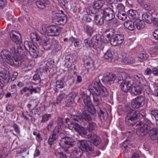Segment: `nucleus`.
<instances>
[{"label": "nucleus", "mask_w": 158, "mask_h": 158, "mask_svg": "<svg viewBox=\"0 0 158 158\" xmlns=\"http://www.w3.org/2000/svg\"><path fill=\"white\" fill-rule=\"evenodd\" d=\"M89 90L92 95L94 104L97 106L101 103L102 97H106L108 94L106 88L102 84L98 78L92 81Z\"/></svg>", "instance_id": "1"}, {"label": "nucleus", "mask_w": 158, "mask_h": 158, "mask_svg": "<svg viewBox=\"0 0 158 158\" xmlns=\"http://www.w3.org/2000/svg\"><path fill=\"white\" fill-rule=\"evenodd\" d=\"M69 129L73 131L78 132L82 136L86 138H91L92 142L96 146L98 145L100 143L101 139L96 134L91 135L90 133L88 132L84 128L78 123L73 121L69 126Z\"/></svg>", "instance_id": "2"}, {"label": "nucleus", "mask_w": 158, "mask_h": 158, "mask_svg": "<svg viewBox=\"0 0 158 158\" xmlns=\"http://www.w3.org/2000/svg\"><path fill=\"white\" fill-rule=\"evenodd\" d=\"M144 114L137 110H131L127 114L126 118V122L129 125H133L135 124L137 118H140L143 117Z\"/></svg>", "instance_id": "3"}, {"label": "nucleus", "mask_w": 158, "mask_h": 158, "mask_svg": "<svg viewBox=\"0 0 158 158\" xmlns=\"http://www.w3.org/2000/svg\"><path fill=\"white\" fill-rule=\"evenodd\" d=\"M104 12L105 15H106V20L108 21V23L110 26L116 27L118 25V23L117 19L115 18L114 12V10L110 8H106V10Z\"/></svg>", "instance_id": "4"}, {"label": "nucleus", "mask_w": 158, "mask_h": 158, "mask_svg": "<svg viewBox=\"0 0 158 158\" xmlns=\"http://www.w3.org/2000/svg\"><path fill=\"white\" fill-rule=\"evenodd\" d=\"M136 125L139 126L136 131V134L138 136L146 135L151 129V124L149 121H145L143 123L141 122Z\"/></svg>", "instance_id": "5"}, {"label": "nucleus", "mask_w": 158, "mask_h": 158, "mask_svg": "<svg viewBox=\"0 0 158 158\" xmlns=\"http://www.w3.org/2000/svg\"><path fill=\"white\" fill-rule=\"evenodd\" d=\"M119 82L120 83L121 89L125 92L128 91L130 92L131 86L134 83L133 80L129 76H127L124 79L120 80Z\"/></svg>", "instance_id": "6"}, {"label": "nucleus", "mask_w": 158, "mask_h": 158, "mask_svg": "<svg viewBox=\"0 0 158 158\" xmlns=\"http://www.w3.org/2000/svg\"><path fill=\"white\" fill-rule=\"evenodd\" d=\"M24 48L28 51L33 58H36L39 55V52L37 47L34 45H31V43L27 41H25L24 43Z\"/></svg>", "instance_id": "7"}, {"label": "nucleus", "mask_w": 158, "mask_h": 158, "mask_svg": "<svg viewBox=\"0 0 158 158\" xmlns=\"http://www.w3.org/2000/svg\"><path fill=\"white\" fill-rule=\"evenodd\" d=\"M60 136L61 139H60L59 144L63 148H70L74 145V141L72 138L66 137L61 133L60 134Z\"/></svg>", "instance_id": "8"}, {"label": "nucleus", "mask_w": 158, "mask_h": 158, "mask_svg": "<svg viewBox=\"0 0 158 158\" xmlns=\"http://www.w3.org/2000/svg\"><path fill=\"white\" fill-rule=\"evenodd\" d=\"M92 113L88 110H85L83 111L81 117L77 115H74L72 116L71 118L74 121L81 123L83 119L87 121L90 120L92 119Z\"/></svg>", "instance_id": "9"}, {"label": "nucleus", "mask_w": 158, "mask_h": 158, "mask_svg": "<svg viewBox=\"0 0 158 158\" xmlns=\"http://www.w3.org/2000/svg\"><path fill=\"white\" fill-rule=\"evenodd\" d=\"M1 56L2 60L3 63L6 62L11 65L15 64L13 58L9 54V52L6 49H3L1 52Z\"/></svg>", "instance_id": "10"}, {"label": "nucleus", "mask_w": 158, "mask_h": 158, "mask_svg": "<svg viewBox=\"0 0 158 158\" xmlns=\"http://www.w3.org/2000/svg\"><path fill=\"white\" fill-rule=\"evenodd\" d=\"M145 103L144 98L142 96H140L133 99L131 105L133 108L137 109L143 106Z\"/></svg>", "instance_id": "11"}, {"label": "nucleus", "mask_w": 158, "mask_h": 158, "mask_svg": "<svg viewBox=\"0 0 158 158\" xmlns=\"http://www.w3.org/2000/svg\"><path fill=\"white\" fill-rule=\"evenodd\" d=\"M78 144L79 149L82 151L93 152L94 151V148L92 147L89 146L88 142L86 140H79Z\"/></svg>", "instance_id": "12"}, {"label": "nucleus", "mask_w": 158, "mask_h": 158, "mask_svg": "<svg viewBox=\"0 0 158 158\" xmlns=\"http://www.w3.org/2000/svg\"><path fill=\"white\" fill-rule=\"evenodd\" d=\"M106 9L104 10H101L98 14L95 15L94 16V21L96 24L98 25H102L104 23V19L106 20V15H105V13H102V11H105Z\"/></svg>", "instance_id": "13"}, {"label": "nucleus", "mask_w": 158, "mask_h": 158, "mask_svg": "<svg viewBox=\"0 0 158 158\" xmlns=\"http://www.w3.org/2000/svg\"><path fill=\"white\" fill-rule=\"evenodd\" d=\"M15 60L14 65L16 66H19L21 65H23L24 67H27L29 65V60L26 56H24L19 57L17 58V60L15 59Z\"/></svg>", "instance_id": "14"}, {"label": "nucleus", "mask_w": 158, "mask_h": 158, "mask_svg": "<svg viewBox=\"0 0 158 158\" xmlns=\"http://www.w3.org/2000/svg\"><path fill=\"white\" fill-rule=\"evenodd\" d=\"M124 40V36L120 34L115 35L110 40L111 44L115 46L120 45L123 43Z\"/></svg>", "instance_id": "15"}, {"label": "nucleus", "mask_w": 158, "mask_h": 158, "mask_svg": "<svg viewBox=\"0 0 158 158\" xmlns=\"http://www.w3.org/2000/svg\"><path fill=\"white\" fill-rule=\"evenodd\" d=\"M116 79V76L113 74L107 73L104 76L103 81L104 83L107 85L113 84Z\"/></svg>", "instance_id": "16"}, {"label": "nucleus", "mask_w": 158, "mask_h": 158, "mask_svg": "<svg viewBox=\"0 0 158 158\" xmlns=\"http://www.w3.org/2000/svg\"><path fill=\"white\" fill-rule=\"evenodd\" d=\"M10 37L12 40L15 42L16 44H20L21 43L20 35L15 31H12L10 33Z\"/></svg>", "instance_id": "17"}, {"label": "nucleus", "mask_w": 158, "mask_h": 158, "mask_svg": "<svg viewBox=\"0 0 158 158\" xmlns=\"http://www.w3.org/2000/svg\"><path fill=\"white\" fill-rule=\"evenodd\" d=\"M10 52L11 57L15 61V59L17 60V58L19 56V54L17 48V45H11L10 47Z\"/></svg>", "instance_id": "18"}, {"label": "nucleus", "mask_w": 158, "mask_h": 158, "mask_svg": "<svg viewBox=\"0 0 158 158\" xmlns=\"http://www.w3.org/2000/svg\"><path fill=\"white\" fill-rule=\"evenodd\" d=\"M0 77L4 79L6 83H8L10 77L9 72L4 68L0 67Z\"/></svg>", "instance_id": "19"}, {"label": "nucleus", "mask_w": 158, "mask_h": 158, "mask_svg": "<svg viewBox=\"0 0 158 158\" xmlns=\"http://www.w3.org/2000/svg\"><path fill=\"white\" fill-rule=\"evenodd\" d=\"M142 87L139 85L131 86L130 92L135 95H138L141 94L142 92Z\"/></svg>", "instance_id": "20"}, {"label": "nucleus", "mask_w": 158, "mask_h": 158, "mask_svg": "<svg viewBox=\"0 0 158 158\" xmlns=\"http://www.w3.org/2000/svg\"><path fill=\"white\" fill-rule=\"evenodd\" d=\"M75 97L74 93L71 92L66 97V100L65 101V105L66 106H71L73 103V98Z\"/></svg>", "instance_id": "21"}, {"label": "nucleus", "mask_w": 158, "mask_h": 158, "mask_svg": "<svg viewBox=\"0 0 158 158\" xmlns=\"http://www.w3.org/2000/svg\"><path fill=\"white\" fill-rule=\"evenodd\" d=\"M101 41L99 40V37L97 36H93L90 40V47L95 48L97 46L99 47V44Z\"/></svg>", "instance_id": "22"}, {"label": "nucleus", "mask_w": 158, "mask_h": 158, "mask_svg": "<svg viewBox=\"0 0 158 158\" xmlns=\"http://www.w3.org/2000/svg\"><path fill=\"white\" fill-rule=\"evenodd\" d=\"M50 36H56L59 34L60 29L57 26H50Z\"/></svg>", "instance_id": "23"}, {"label": "nucleus", "mask_w": 158, "mask_h": 158, "mask_svg": "<svg viewBox=\"0 0 158 158\" xmlns=\"http://www.w3.org/2000/svg\"><path fill=\"white\" fill-rule=\"evenodd\" d=\"M52 19L53 23L57 25L61 14L58 13L57 11H52Z\"/></svg>", "instance_id": "24"}, {"label": "nucleus", "mask_w": 158, "mask_h": 158, "mask_svg": "<svg viewBox=\"0 0 158 158\" xmlns=\"http://www.w3.org/2000/svg\"><path fill=\"white\" fill-rule=\"evenodd\" d=\"M52 19L53 23L57 25L61 14L58 13L57 11H52Z\"/></svg>", "instance_id": "25"}, {"label": "nucleus", "mask_w": 158, "mask_h": 158, "mask_svg": "<svg viewBox=\"0 0 158 158\" xmlns=\"http://www.w3.org/2000/svg\"><path fill=\"white\" fill-rule=\"evenodd\" d=\"M134 78L137 82L139 84L140 86L144 87L146 85V83L142 79L141 76L140 74H135L134 76Z\"/></svg>", "instance_id": "26"}, {"label": "nucleus", "mask_w": 158, "mask_h": 158, "mask_svg": "<svg viewBox=\"0 0 158 158\" xmlns=\"http://www.w3.org/2000/svg\"><path fill=\"white\" fill-rule=\"evenodd\" d=\"M105 1L103 0H97L94 2L93 6L95 9H100L102 7Z\"/></svg>", "instance_id": "27"}, {"label": "nucleus", "mask_w": 158, "mask_h": 158, "mask_svg": "<svg viewBox=\"0 0 158 158\" xmlns=\"http://www.w3.org/2000/svg\"><path fill=\"white\" fill-rule=\"evenodd\" d=\"M82 154V151L79 148L73 150L70 155L73 158H78L81 156Z\"/></svg>", "instance_id": "28"}, {"label": "nucleus", "mask_w": 158, "mask_h": 158, "mask_svg": "<svg viewBox=\"0 0 158 158\" xmlns=\"http://www.w3.org/2000/svg\"><path fill=\"white\" fill-rule=\"evenodd\" d=\"M150 136L151 139L154 140L156 139L158 137V129L154 128L150 130Z\"/></svg>", "instance_id": "29"}, {"label": "nucleus", "mask_w": 158, "mask_h": 158, "mask_svg": "<svg viewBox=\"0 0 158 158\" xmlns=\"http://www.w3.org/2000/svg\"><path fill=\"white\" fill-rule=\"evenodd\" d=\"M135 23L138 29L140 30L144 28L145 26L144 22L139 19H136L135 21Z\"/></svg>", "instance_id": "30"}, {"label": "nucleus", "mask_w": 158, "mask_h": 158, "mask_svg": "<svg viewBox=\"0 0 158 158\" xmlns=\"http://www.w3.org/2000/svg\"><path fill=\"white\" fill-rule=\"evenodd\" d=\"M121 62L127 64H129L135 63V60L133 57H129L128 58L125 56L122 58Z\"/></svg>", "instance_id": "31"}, {"label": "nucleus", "mask_w": 158, "mask_h": 158, "mask_svg": "<svg viewBox=\"0 0 158 158\" xmlns=\"http://www.w3.org/2000/svg\"><path fill=\"white\" fill-rule=\"evenodd\" d=\"M83 102L85 106L87 108L88 110H89L92 106L90 97L88 96H85L83 99Z\"/></svg>", "instance_id": "32"}, {"label": "nucleus", "mask_w": 158, "mask_h": 158, "mask_svg": "<svg viewBox=\"0 0 158 158\" xmlns=\"http://www.w3.org/2000/svg\"><path fill=\"white\" fill-rule=\"evenodd\" d=\"M59 132V127H56L54 129L53 133L52 134V137H50V143L55 141L57 137V135Z\"/></svg>", "instance_id": "33"}, {"label": "nucleus", "mask_w": 158, "mask_h": 158, "mask_svg": "<svg viewBox=\"0 0 158 158\" xmlns=\"http://www.w3.org/2000/svg\"><path fill=\"white\" fill-rule=\"evenodd\" d=\"M124 26L130 30L133 31L135 28V23L131 21L125 22L124 23Z\"/></svg>", "instance_id": "34"}, {"label": "nucleus", "mask_w": 158, "mask_h": 158, "mask_svg": "<svg viewBox=\"0 0 158 158\" xmlns=\"http://www.w3.org/2000/svg\"><path fill=\"white\" fill-rule=\"evenodd\" d=\"M142 17L143 19L148 23H150L152 22V16L150 13H144Z\"/></svg>", "instance_id": "35"}, {"label": "nucleus", "mask_w": 158, "mask_h": 158, "mask_svg": "<svg viewBox=\"0 0 158 158\" xmlns=\"http://www.w3.org/2000/svg\"><path fill=\"white\" fill-rule=\"evenodd\" d=\"M118 18L122 20H125L127 19V15L125 11H119L117 15Z\"/></svg>", "instance_id": "36"}, {"label": "nucleus", "mask_w": 158, "mask_h": 158, "mask_svg": "<svg viewBox=\"0 0 158 158\" xmlns=\"http://www.w3.org/2000/svg\"><path fill=\"white\" fill-rule=\"evenodd\" d=\"M83 61L85 67H88L92 61L91 58L89 57L85 56L83 58Z\"/></svg>", "instance_id": "37"}, {"label": "nucleus", "mask_w": 158, "mask_h": 158, "mask_svg": "<svg viewBox=\"0 0 158 158\" xmlns=\"http://www.w3.org/2000/svg\"><path fill=\"white\" fill-rule=\"evenodd\" d=\"M99 115L101 119H103V120H106L107 118V113L105 110H100Z\"/></svg>", "instance_id": "38"}, {"label": "nucleus", "mask_w": 158, "mask_h": 158, "mask_svg": "<svg viewBox=\"0 0 158 158\" xmlns=\"http://www.w3.org/2000/svg\"><path fill=\"white\" fill-rule=\"evenodd\" d=\"M67 96L64 93H62L59 95L56 98V100L55 103L58 104L60 103L61 100L65 99H66Z\"/></svg>", "instance_id": "39"}, {"label": "nucleus", "mask_w": 158, "mask_h": 158, "mask_svg": "<svg viewBox=\"0 0 158 158\" xmlns=\"http://www.w3.org/2000/svg\"><path fill=\"white\" fill-rule=\"evenodd\" d=\"M112 56L111 52L110 50H108L105 54L104 57L106 59L111 61L112 58Z\"/></svg>", "instance_id": "40"}, {"label": "nucleus", "mask_w": 158, "mask_h": 158, "mask_svg": "<svg viewBox=\"0 0 158 158\" xmlns=\"http://www.w3.org/2000/svg\"><path fill=\"white\" fill-rule=\"evenodd\" d=\"M136 11L133 10H130L128 12V14L129 18L131 19H135L136 17Z\"/></svg>", "instance_id": "41"}, {"label": "nucleus", "mask_w": 158, "mask_h": 158, "mask_svg": "<svg viewBox=\"0 0 158 158\" xmlns=\"http://www.w3.org/2000/svg\"><path fill=\"white\" fill-rule=\"evenodd\" d=\"M96 127V124L94 123H89L87 126V128L89 130L87 131L86 129H84L86 130L87 131L90 133V131H92L93 130L95 129Z\"/></svg>", "instance_id": "42"}, {"label": "nucleus", "mask_w": 158, "mask_h": 158, "mask_svg": "<svg viewBox=\"0 0 158 158\" xmlns=\"http://www.w3.org/2000/svg\"><path fill=\"white\" fill-rule=\"evenodd\" d=\"M61 14L60 18L59 19V20L57 23V25H63L66 22V17L65 16H63Z\"/></svg>", "instance_id": "43"}, {"label": "nucleus", "mask_w": 158, "mask_h": 158, "mask_svg": "<svg viewBox=\"0 0 158 158\" xmlns=\"http://www.w3.org/2000/svg\"><path fill=\"white\" fill-rule=\"evenodd\" d=\"M155 7V5L153 4H146L144 5V8L146 10L151 11Z\"/></svg>", "instance_id": "44"}, {"label": "nucleus", "mask_w": 158, "mask_h": 158, "mask_svg": "<svg viewBox=\"0 0 158 158\" xmlns=\"http://www.w3.org/2000/svg\"><path fill=\"white\" fill-rule=\"evenodd\" d=\"M36 4L38 8L41 9H43L45 7L44 3L40 0H37L36 1Z\"/></svg>", "instance_id": "45"}, {"label": "nucleus", "mask_w": 158, "mask_h": 158, "mask_svg": "<svg viewBox=\"0 0 158 158\" xmlns=\"http://www.w3.org/2000/svg\"><path fill=\"white\" fill-rule=\"evenodd\" d=\"M42 30L43 33L46 36H49V27L48 26H43L42 27Z\"/></svg>", "instance_id": "46"}, {"label": "nucleus", "mask_w": 158, "mask_h": 158, "mask_svg": "<svg viewBox=\"0 0 158 158\" xmlns=\"http://www.w3.org/2000/svg\"><path fill=\"white\" fill-rule=\"evenodd\" d=\"M85 31L87 33H91L92 32V28L91 27L88 25H85L84 26Z\"/></svg>", "instance_id": "47"}, {"label": "nucleus", "mask_w": 158, "mask_h": 158, "mask_svg": "<svg viewBox=\"0 0 158 158\" xmlns=\"http://www.w3.org/2000/svg\"><path fill=\"white\" fill-rule=\"evenodd\" d=\"M138 57L141 60H146L148 57V55L147 54L140 53L139 54Z\"/></svg>", "instance_id": "48"}, {"label": "nucleus", "mask_w": 158, "mask_h": 158, "mask_svg": "<svg viewBox=\"0 0 158 158\" xmlns=\"http://www.w3.org/2000/svg\"><path fill=\"white\" fill-rule=\"evenodd\" d=\"M28 90L30 92L31 94H32L33 93H35L37 92L36 89L34 88L33 86L32 85L29 86L28 87Z\"/></svg>", "instance_id": "49"}, {"label": "nucleus", "mask_w": 158, "mask_h": 158, "mask_svg": "<svg viewBox=\"0 0 158 158\" xmlns=\"http://www.w3.org/2000/svg\"><path fill=\"white\" fill-rule=\"evenodd\" d=\"M116 8L118 10V12L119 11H125L124 10L125 9V7L121 3L118 4L117 5Z\"/></svg>", "instance_id": "50"}, {"label": "nucleus", "mask_w": 158, "mask_h": 158, "mask_svg": "<svg viewBox=\"0 0 158 158\" xmlns=\"http://www.w3.org/2000/svg\"><path fill=\"white\" fill-rule=\"evenodd\" d=\"M33 80L39 82L41 81V79L40 76L38 74H36L34 75L33 77Z\"/></svg>", "instance_id": "51"}, {"label": "nucleus", "mask_w": 158, "mask_h": 158, "mask_svg": "<svg viewBox=\"0 0 158 158\" xmlns=\"http://www.w3.org/2000/svg\"><path fill=\"white\" fill-rule=\"evenodd\" d=\"M56 86L57 87L60 88L63 87L64 84L61 81H58L56 82Z\"/></svg>", "instance_id": "52"}, {"label": "nucleus", "mask_w": 158, "mask_h": 158, "mask_svg": "<svg viewBox=\"0 0 158 158\" xmlns=\"http://www.w3.org/2000/svg\"><path fill=\"white\" fill-rule=\"evenodd\" d=\"M83 19L88 22H90L92 21V19L90 17V15H85L83 17Z\"/></svg>", "instance_id": "53"}, {"label": "nucleus", "mask_w": 158, "mask_h": 158, "mask_svg": "<svg viewBox=\"0 0 158 158\" xmlns=\"http://www.w3.org/2000/svg\"><path fill=\"white\" fill-rule=\"evenodd\" d=\"M130 141L128 140H126L123 143V147L125 148H129Z\"/></svg>", "instance_id": "54"}, {"label": "nucleus", "mask_w": 158, "mask_h": 158, "mask_svg": "<svg viewBox=\"0 0 158 158\" xmlns=\"http://www.w3.org/2000/svg\"><path fill=\"white\" fill-rule=\"evenodd\" d=\"M151 114L156 119V117L158 116V110H152L151 112Z\"/></svg>", "instance_id": "55"}, {"label": "nucleus", "mask_w": 158, "mask_h": 158, "mask_svg": "<svg viewBox=\"0 0 158 158\" xmlns=\"http://www.w3.org/2000/svg\"><path fill=\"white\" fill-rule=\"evenodd\" d=\"M6 4V0H0V8H4Z\"/></svg>", "instance_id": "56"}, {"label": "nucleus", "mask_w": 158, "mask_h": 158, "mask_svg": "<svg viewBox=\"0 0 158 158\" xmlns=\"http://www.w3.org/2000/svg\"><path fill=\"white\" fill-rule=\"evenodd\" d=\"M116 32V30L113 29H108L106 30L105 32L106 33H107L108 32L110 33L112 35H113Z\"/></svg>", "instance_id": "57"}, {"label": "nucleus", "mask_w": 158, "mask_h": 158, "mask_svg": "<svg viewBox=\"0 0 158 158\" xmlns=\"http://www.w3.org/2000/svg\"><path fill=\"white\" fill-rule=\"evenodd\" d=\"M48 120V115L45 114L43 116L41 122L44 123L47 121Z\"/></svg>", "instance_id": "58"}, {"label": "nucleus", "mask_w": 158, "mask_h": 158, "mask_svg": "<svg viewBox=\"0 0 158 158\" xmlns=\"http://www.w3.org/2000/svg\"><path fill=\"white\" fill-rule=\"evenodd\" d=\"M28 91V87H24L20 91V94L23 95L25 92Z\"/></svg>", "instance_id": "59"}, {"label": "nucleus", "mask_w": 158, "mask_h": 158, "mask_svg": "<svg viewBox=\"0 0 158 158\" xmlns=\"http://www.w3.org/2000/svg\"><path fill=\"white\" fill-rule=\"evenodd\" d=\"M14 108L13 106L9 105H8L6 107V109L7 111L9 112L12 111Z\"/></svg>", "instance_id": "60"}, {"label": "nucleus", "mask_w": 158, "mask_h": 158, "mask_svg": "<svg viewBox=\"0 0 158 158\" xmlns=\"http://www.w3.org/2000/svg\"><path fill=\"white\" fill-rule=\"evenodd\" d=\"M18 74L17 72L15 71L13 73L11 78L12 81H14L16 78L18 76Z\"/></svg>", "instance_id": "61"}, {"label": "nucleus", "mask_w": 158, "mask_h": 158, "mask_svg": "<svg viewBox=\"0 0 158 158\" xmlns=\"http://www.w3.org/2000/svg\"><path fill=\"white\" fill-rule=\"evenodd\" d=\"M153 36L156 40H158V30H155L153 33Z\"/></svg>", "instance_id": "62"}, {"label": "nucleus", "mask_w": 158, "mask_h": 158, "mask_svg": "<svg viewBox=\"0 0 158 158\" xmlns=\"http://www.w3.org/2000/svg\"><path fill=\"white\" fill-rule=\"evenodd\" d=\"M81 44L79 39H77L74 43V46L75 47H80Z\"/></svg>", "instance_id": "63"}, {"label": "nucleus", "mask_w": 158, "mask_h": 158, "mask_svg": "<svg viewBox=\"0 0 158 158\" xmlns=\"http://www.w3.org/2000/svg\"><path fill=\"white\" fill-rule=\"evenodd\" d=\"M13 127L14 128L15 131L16 132L19 133L20 132V131L19 128V127L17 124L15 123L14 124Z\"/></svg>", "instance_id": "64"}]
</instances>
